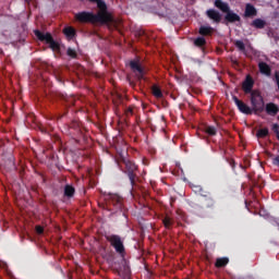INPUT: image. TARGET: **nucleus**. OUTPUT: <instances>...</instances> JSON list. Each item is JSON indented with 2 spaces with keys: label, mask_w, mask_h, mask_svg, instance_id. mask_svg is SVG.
I'll return each instance as SVG.
<instances>
[{
  "label": "nucleus",
  "mask_w": 279,
  "mask_h": 279,
  "mask_svg": "<svg viewBox=\"0 0 279 279\" xmlns=\"http://www.w3.org/2000/svg\"><path fill=\"white\" fill-rule=\"evenodd\" d=\"M106 208L111 215H122V217L128 219L125 207H123V197L119 196V194L106 196Z\"/></svg>",
  "instance_id": "obj_1"
},
{
  "label": "nucleus",
  "mask_w": 279,
  "mask_h": 279,
  "mask_svg": "<svg viewBox=\"0 0 279 279\" xmlns=\"http://www.w3.org/2000/svg\"><path fill=\"white\" fill-rule=\"evenodd\" d=\"M120 162L124 166V168H122L123 174L129 178L130 184L132 189H134V186H136V182H138V166H136L134 161L126 158H122Z\"/></svg>",
  "instance_id": "obj_2"
},
{
  "label": "nucleus",
  "mask_w": 279,
  "mask_h": 279,
  "mask_svg": "<svg viewBox=\"0 0 279 279\" xmlns=\"http://www.w3.org/2000/svg\"><path fill=\"white\" fill-rule=\"evenodd\" d=\"M75 21L78 23H101L106 16L102 13L94 14L93 12L82 11L74 15Z\"/></svg>",
  "instance_id": "obj_3"
},
{
  "label": "nucleus",
  "mask_w": 279,
  "mask_h": 279,
  "mask_svg": "<svg viewBox=\"0 0 279 279\" xmlns=\"http://www.w3.org/2000/svg\"><path fill=\"white\" fill-rule=\"evenodd\" d=\"M251 105L254 114H260V112L265 111V98L259 90L254 89L251 93Z\"/></svg>",
  "instance_id": "obj_4"
},
{
  "label": "nucleus",
  "mask_w": 279,
  "mask_h": 279,
  "mask_svg": "<svg viewBox=\"0 0 279 279\" xmlns=\"http://www.w3.org/2000/svg\"><path fill=\"white\" fill-rule=\"evenodd\" d=\"M107 241L110 243L111 247L125 260V245L123 244V239L120 238V235L111 234L108 235Z\"/></svg>",
  "instance_id": "obj_5"
},
{
  "label": "nucleus",
  "mask_w": 279,
  "mask_h": 279,
  "mask_svg": "<svg viewBox=\"0 0 279 279\" xmlns=\"http://www.w3.org/2000/svg\"><path fill=\"white\" fill-rule=\"evenodd\" d=\"M36 38L37 40H40V43L49 45L52 51H60V44L53 40V36H51V33H43L39 29H37Z\"/></svg>",
  "instance_id": "obj_6"
},
{
  "label": "nucleus",
  "mask_w": 279,
  "mask_h": 279,
  "mask_svg": "<svg viewBox=\"0 0 279 279\" xmlns=\"http://www.w3.org/2000/svg\"><path fill=\"white\" fill-rule=\"evenodd\" d=\"M93 3H97V8L100 10L98 14L105 15V21H100L102 25H106L108 23H112V15L108 13V5H106V2L102 0H94Z\"/></svg>",
  "instance_id": "obj_7"
},
{
  "label": "nucleus",
  "mask_w": 279,
  "mask_h": 279,
  "mask_svg": "<svg viewBox=\"0 0 279 279\" xmlns=\"http://www.w3.org/2000/svg\"><path fill=\"white\" fill-rule=\"evenodd\" d=\"M130 69L133 71L140 82L141 80H145V68H143L140 60L130 61Z\"/></svg>",
  "instance_id": "obj_8"
},
{
  "label": "nucleus",
  "mask_w": 279,
  "mask_h": 279,
  "mask_svg": "<svg viewBox=\"0 0 279 279\" xmlns=\"http://www.w3.org/2000/svg\"><path fill=\"white\" fill-rule=\"evenodd\" d=\"M232 100L234 101L238 110L242 112V114H254V109H252L247 104L243 102L236 96H232Z\"/></svg>",
  "instance_id": "obj_9"
},
{
  "label": "nucleus",
  "mask_w": 279,
  "mask_h": 279,
  "mask_svg": "<svg viewBox=\"0 0 279 279\" xmlns=\"http://www.w3.org/2000/svg\"><path fill=\"white\" fill-rule=\"evenodd\" d=\"M253 88H254V78H252L251 75H247L244 82L242 83V89L245 93V95H252V93H254V90H252Z\"/></svg>",
  "instance_id": "obj_10"
},
{
  "label": "nucleus",
  "mask_w": 279,
  "mask_h": 279,
  "mask_svg": "<svg viewBox=\"0 0 279 279\" xmlns=\"http://www.w3.org/2000/svg\"><path fill=\"white\" fill-rule=\"evenodd\" d=\"M258 15V10H256V7L252 3H246L245 4V10H244V16L245 19H254V16Z\"/></svg>",
  "instance_id": "obj_11"
},
{
  "label": "nucleus",
  "mask_w": 279,
  "mask_h": 279,
  "mask_svg": "<svg viewBox=\"0 0 279 279\" xmlns=\"http://www.w3.org/2000/svg\"><path fill=\"white\" fill-rule=\"evenodd\" d=\"M206 16L214 23H221V13L215 9H208L206 11Z\"/></svg>",
  "instance_id": "obj_12"
},
{
  "label": "nucleus",
  "mask_w": 279,
  "mask_h": 279,
  "mask_svg": "<svg viewBox=\"0 0 279 279\" xmlns=\"http://www.w3.org/2000/svg\"><path fill=\"white\" fill-rule=\"evenodd\" d=\"M225 21H227V23H241V16L229 9L226 12Z\"/></svg>",
  "instance_id": "obj_13"
},
{
  "label": "nucleus",
  "mask_w": 279,
  "mask_h": 279,
  "mask_svg": "<svg viewBox=\"0 0 279 279\" xmlns=\"http://www.w3.org/2000/svg\"><path fill=\"white\" fill-rule=\"evenodd\" d=\"M264 110H266V114H269V117H276L279 112V107L274 102H268L266 106L264 105Z\"/></svg>",
  "instance_id": "obj_14"
},
{
  "label": "nucleus",
  "mask_w": 279,
  "mask_h": 279,
  "mask_svg": "<svg viewBox=\"0 0 279 279\" xmlns=\"http://www.w3.org/2000/svg\"><path fill=\"white\" fill-rule=\"evenodd\" d=\"M217 202L215 201V197L208 196L207 198L202 199V206L203 208H208L209 210H214Z\"/></svg>",
  "instance_id": "obj_15"
},
{
  "label": "nucleus",
  "mask_w": 279,
  "mask_h": 279,
  "mask_svg": "<svg viewBox=\"0 0 279 279\" xmlns=\"http://www.w3.org/2000/svg\"><path fill=\"white\" fill-rule=\"evenodd\" d=\"M258 69H259V73H262V75H266L267 77H269L271 75V66H269V64H267L266 62H259L258 63Z\"/></svg>",
  "instance_id": "obj_16"
},
{
  "label": "nucleus",
  "mask_w": 279,
  "mask_h": 279,
  "mask_svg": "<svg viewBox=\"0 0 279 279\" xmlns=\"http://www.w3.org/2000/svg\"><path fill=\"white\" fill-rule=\"evenodd\" d=\"M63 34L68 38V40H73L77 36V31L73 28V26H66L63 28Z\"/></svg>",
  "instance_id": "obj_17"
},
{
  "label": "nucleus",
  "mask_w": 279,
  "mask_h": 279,
  "mask_svg": "<svg viewBox=\"0 0 279 279\" xmlns=\"http://www.w3.org/2000/svg\"><path fill=\"white\" fill-rule=\"evenodd\" d=\"M215 8L221 10L225 14L230 10V4L223 2V0H215L214 2Z\"/></svg>",
  "instance_id": "obj_18"
},
{
  "label": "nucleus",
  "mask_w": 279,
  "mask_h": 279,
  "mask_svg": "<svg viewBox=\"0 0 279 279\" xmlns=\"http://www.w3.org/2000/svg\"><path fill=\"white\" fill-rule=\"evenodd\" d=\"M266 25H267V22L263 19H255L251 23V26L255 27V29H265Z\"/></svg>",
  "instance_id": "obj_19"
},
{
  "label": "nucleus",
  "mask_w": 279,
  "mask_h": 279,
  "mask_svg": "<svg viewBox=\"0 0 279 279\" xmlns=\"http://www.w3.org/2000/svg\"><path fill=\"white\" fill-rule=\"evenodd\" d=\"M213 32H215V28L213 26H201L198 29V34L204 36H213Z\"/></svg>",
  "instance_id": "obj_20"
},
{
  "label": "nucleus",
  "mask_w": 279,
  "mask_h": 279,
  "mask_svg": "<svg viewBox=\"0 0 279 279\" xmlns=\"http://www.w3.org/2000/svg\"><path fill=\"white\" fill-rule=\"evenodd\" d=\"M75 195V187L71 184H66L64 186V197H68L69 199H71V197H74Z\"/></svg>",
  "instance_id": "obj_21"
},
{
  "label": "nucleus",
  "mask_w": 279,
  "mask_h": 279,
  "mask_svg": "<svg viewBox=\"0 0 279 279\" xmlns=\"http://www.w3.org/2000/svg\"><path fill=\"white\" fill-rule=\"evenodd\" d=\"M230 263V258L228 257H218L215 263V267L218 269H221L222 267H226Z\"/></svg>",
  "instance_id": "obj_22"
},
{
  "label": "nucleus",
  "mask_w": 279,
  "mask_h": 279,
  "mask_svg": "<svg viewBox=\"0 0 279 279\" xmlns=\"http://www.w3.org/2000/svg\"><path fill=\"white\" fill-rule=\"evenodd\" d=\"M151 93L156 97V99H162L165 97V94H162V89H160L158 85L151 86Z\"/></svg>",
  "instance_id": "obj_23"
},
{
  "label": "nucleus",
  "mask_w": 279,
  "mask_h": 279,
  "mask_svg": "<svg viewBox=\"0 0 279 279\" xmlns=\"http://www.w3.org/2000/svg\"><path fill=\"white\" fill-rule=\"evenodd\" d=\"M194 47H198V49H204L206 47V38L197 37L194 39Z\"/></svg>",
  "instance_id": "obj_24"
},
{
  "label": "nucleus",
  "mask_w": 279,
  "mask_h": 279,
  "mask_svg": "<svg viewBox=\"0 0 279 279\" xmlns=\"http://www.w3.org/2000/svg\"><path fill=\"white\" fill-rule=\"evenodd\" d=\"M118 276H120V278H123V279H130V267L124 266V271L119 269Z\"/></svg>",
  "instance_id": "obj_25"
},
{
  "label": "nucleus",
  "mask_w": 279,
  "mask_h": 279,
  "mask_svg": "<svg viewBox=\"0 0 279 279\" xmlns=\"http://www.w3.org/2000/svg\"><path fill=\"white\" fill-rule=\"evenodd\" d=\"M162 223H163L166 230H171V226H173V219H171V217H169V216H166L162 219Z\"/></svg>",
  "instance_id": "obj_26"
},
{
  "label": "nucleus",
  "mask_w": 279,
  "mask_h": 279,
  "mask_svg": "<svg viewBox=\"0 0 279 279\" xmlns=\"http://www.w3.org/2000/svg\"><path fill=\"white\" fill-rule=\"evenodd\" d=\"M257 138H266V136H269V129L264 128L259 129L256 133Z\"/></svg>",
  "instance_id": "obj_27"
},
{
  "label": "nucleus",
  "mask_w": 279,
  "mask_h": 279,
  "mask_svg": "<svg viewBox=\"0 0 279 279\" xmlns=\"http://www.w3.org/2000/svg\"><path fill=\"white\" fill-rule=\"evenodd\" d=\"M205 132L208 134V136H217V128L215 126H207Z\"/></svg>",
  "instance_id": "obj_28"
},
{
  "label": "nucleus",
  "mask_w": 279,
  "mask_h": 279,
  "mask_svg": "<svg viewBox=\"0 0 279 279\" xmlns=\"http://www.w3.org/2000/svg\"><path fill=\"white\" fill-rule=\"evenodd\" d=\"M234 46L239 51H242V53H245V44L242 40H235Z\"/></svg>",
  "instance_id": "obj_29"
},
{
  "label": "nucleus",
  "mask_w": 279,
  "mask_h": 279,
  "mask_svg": "<svg viewBox=\"0 0 279 279\" xmlns=\"http://www.w3.org/2000/svg\"><path fill=\"white\" fill-rule=\"evenodd\" d=\"M66 56H69V58L75 59L77 58V51H75L73 48H68Z\"/></svg>",
  "instance_id": "obj_30"
},
{
  "label": "nucleus",
  "mask_w": 279,
  "mask_h": 279,
  "mask_svg": "<svg viewBox=\"0 0 279 279\" xmlns=\"http://www.w3.org/2000/svg\"><path fill=\"white\" fill-rule=\"evenodd\" d=\"M198 195H201V197H203V199H206L208 197H210V192L204 190V187L202 189V191L198 193Z\"/></svg>",
  "instance_id": "obj_31"
},
{
  "label": "nucleus",
  "mask_w": 279,
  "mask_h": 279,
  "mask_svg": "<svg viewBox=\"0 0 279 279\" xmlns=\"http://www.w3.org/2000/svg\"><path fill=\"white\" fill-rule=\"evenodd\" d=\"M227 162H228V165H230L232 171H235V170H236V161H234V159L228 158V159H227Z\"/></svg>",
  "instance_id": "obj_32"
},
{
  "label": "nucleus",
  "mask_w": 279,
  "mask_h": 279,
  "mask_svg": "<svg viewBox=\"0 0 279 279\" xmlns=\"http://www.w3.org/2000/svg\"><path fill=\"white\" fill-rule=\"evenodd\" d=\"M26 122L29 123H36V118L33 114H29L26 117Z\"/></svg>",
  "instance_id": "obj_33"
},
{
  "label": "nucleus",
  "mask_w": 279,
  "mask_h": 279,
  "mask_svg": "<svg viewBox=\"0 0 279 279\" xmlns=\"http://www.w3.org/2000/svg\"><path fill=\"white\" fill-rule=\"evenodd\" d=\"M36 234L37 236L40 234H45V228H43L41 226H37L36 227Z\"/></svg>",
  "instance_id": "obj_34"
},
{
  "label": "nucleus",
  "mask_w": 279,
  "mask_h": 279,
  "mask_svg": "<svg viewBox=\"0 0 279 279\" xmlns=\"http://www.w3.org/2000/svg\"><path fill=\"white\" fill-rule=\"evenodd\" d=\"M272 132L276 134V136L279 135V124L278 123L272 124Z\"/></svg>",
  "instance_id": "obj_35"
},
{
  "label": "nucleus",
  "mask_w": 279,
  "mask_h": 279,
  "mask_svg": "<svg viewBox=\"0 0 279 279\" xmlns=\"http://www.w3.org/2000/svg\"><path fill=\"white\" fill-rule=\"evenodd\" d=\"M70 128L72 130H76V132H80V124H77V122H72Z\"/></svg>",
  "instance_id": "obj_36"
},
{
  "label": "nucleus",
  "mask_w": 279,
  "mask_h": 279,
  "mask_svg": "<svg viewBox=\"0 0 279 279\" xmlns=\"http://www.w3.org/2000/svg\"><path fill=\"white\" fill-rule=\"evenodd\" d=\"M65 101H66L70 106H75V98H74V97L65 98Z\"/></svg>",
  "instance_id": "obj_37"
},
{
  "label": "nucleus",
  "mask_w": 279,
  "mask_h": 279,
  "mask_svg": "<svg viewBox=\"0 0 279 279\" xmlns=\"http://www.w3.org/2000/svg\"><path fill=\"white\" fill-rule=\"evenodd\" d=\"M125 114H126V117H132V114H134V109H132V107H129V108L125 110Z\"/></svg>",
  "instance_id": "obj_38"
},
{
  "label": "nucleus",
  "mask_w": 279,
  "mask_h": 279,
  "mask_svg": "<svg viewBox=\"0 0 279 279\" xmlns=\"http://www.w3.org/2000/svg\"><path fill=\"white\" fill-rule=\"evenodd\" d=\"M272 165L275 167H278L279 168V155H277L275 158H272Z\"/></svg>",
  "instance_id": "obj_39"
},
{
  "label": "nucleus",
  "mask_w": 279,
  "mask_h": 279,
  "mask_svg": "<svg viewBox=\"0 0 279 279\" xmlns=\"http://www.w3.org/2000/svg\"><path fill=\"white\" fill-rule=\"evenodd\" d=\"M203 189H204V187H202V185H194V186H193L194 193H198V194H199V192H201Z\"/></svg>",
  "instance_id": "obj_40"
},
{
  "label": "nucleus",
  "mask_w": 279,
  "mask_h": 279,
  "mask_svg": "<svg viewBox=\"0 0 279 279\" xmlns=\"http://www.w3.org/2000/svg\"><path fill=\"white\" fill-rule=\"evenodd\" d=\"M37 178H39V180L45 181V177H43V174H40V173H38V172H37Z\"/></svg>",
  "instance_id": "obj_41"
},
{
  "label": "nucleus",
  "mask_w": 279,
  "mask_h": 279,
  "mask_svg": "<svg viewBox=\"0 0 279 279\" xmlns=\"http://www.w3.org/2000/svg\"><path fill=\"white\" fill-rule=\"evenodd\" d=\"M37 130H40V132H45V130H43V126H39L37 123Z\"/></svg>",
  "instance_id": "obj_42"
},
{
  "label": "nucleus",
  "mask_w": 279,
  "mask_h": 279,
  "mask_svg": "<svg viewBox=\"0 0 279 279\" xmlns=\"http://www.w3.org/2000/svg\"><path fill=\"white\" fill-rule=\"evenodd\" d=\"M27 239H29V241L34 242V238H32V235H27Z\"/></svg>",
  "instance_id": "obj_43"
},
{
  "label": "nucleus",
  "mask_w": 279,
  "mask_h": 279,
  "mask_svg": "<svg viewBox=\"0 0 279 279\" xmlns=\"http://www.w3.org/2000/svg\"><path fill=\"white\" fill-rule=\"evenodd\" d=\"M26 1V3H29V1H32V0H25Z\"/></svg>",
  "instance_id": "obj_44"
},
{
  "label": "nucleus",
  "mask_w": 279,
  "mask_h": 279,
  "mask_svg": "<svg viewBox=\"0 0 279 279\" xmlns=\"http://www.w3.org/2000/svg\"><path fill=\"white\" fill-rule=\"evenodd\" d=\"M277 140L279 141V134L277 135Z\"/></svg>",
  "instance_id": "obj_45"
},
{
  "label": "nucleus",
  "mask_w": 279,
  "mask_h": 279,
  "mask_svg": "<svg viewBox=\"0 0 279 279\" xmlns=\"http://www.w3.org/2000/svg\"><path fill=\"white\" fill-rule=\"evenodd\" d=\"M34 34H36V31H33Z\"/></svg>",
  "instance_id": "obj_46"
}]
</instances>
